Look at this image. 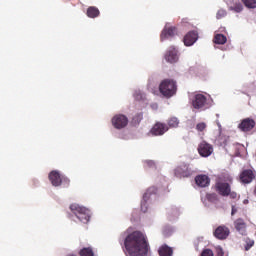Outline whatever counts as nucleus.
I'll return each instance as SVG.
<instances>
[{
  "instance_id": "35",
  "label": "nucleus",
  "mask_w": 256,
  "mask_h": 256,
  "mask_svg": "<svg viewBox=\"0 0 256 256\" xmlns=\"http://www.w3.org/2000/svg\"><path fill=\"white\" fill-rule=\"evenodd\" d=\"M62 183H64L66 187H69V183H71V181L69 180V178L62 176Z\"/></svg>"
},
{
  "instance_id": "9",
  "label": "nucleus",
  "mask_w": 256,
  "mask_h": 256,
  "mask_svg": "<svg viewBox=\"0 0 256 256\" xmlns=\"http://www.w3.org/2000/svg\"><path fill=\"white\" fill-rule=\"evenodd\" d=\"M198 153L201 157H210L213 154V145L202 141L198 146Z\"/></svg>"
},
{
  "instance_id": "24",
  "label": "nucleus",
  "mask_w": 256,
  "mask_h": 256,
  "mask_svg": "<svg viewBox=\"0 0 256 256\" xmlns=\"http://www.w3.org/2000/svg\"><path fill=\"white\" fill-rule=\"evenodd\" d=\"M80 256H95V253H93V248L88 247V248H83L79 252Z\"/></svg>"
},
{
  "instance_id": "41",
  "label": "nucleus",
  "mask_w": 256,
  "mask_h": 256,
  "mask_svg": "<svg viewBox=\"0 0 256 256\" xmlns=\"http://www.w3.org/2000/svg\"><path fill=\"white\" fill-rule=\"evenodd\" d=\"M244 203H248V200H245Z\"/></svg>"
},
{
  "instance_id": "36",
  "label": "nucleus",
  "mask_w": 256,
  "mask_h": 256,
  "mask_svg": "<svg viewBox=\"0 0 256 256\" xmlns=\"http://www.w3.org/2000/svg\"><path fill=\"white\" fill-rule=\"evenodd\" d=\"M147 202H142L141 203V211H143V213H147Z\"/></svg>"
},
{
  "instance_id": "14",
  "label": "nucleus",
  "mask_w": 256,
  "mask_h": 256,
  "mask_svg": "<svg viewBox=\"0 0 256 256\" xmlns=\"http://www.w3.org/2000/svg\"><path fill=\"white\" fill-rule=\"evenodd\" d=\"M175 35H177V27L165 26L162 30L160 39L161 41H165V39H169V37H175Z\"/></svg>"
},
{
  "instance_id": "26",
  "label": "nucleus",
  "mask_w": 256,
  "mask_h": 256,
  "mask_svg": "<svg viewBox=\"0 0 256 256\" xmlns=\"http://www.w3.org/2000/svg\"><path fill=\"white\" fill-rule=\"evenodd\" d=\"M242 3H244L245 7L248 9H256V0H242Z\"/></svg>"
},
{
  "instance_id": "20",
  "label": "nucleus",
  "mask_w": 256,
  "mask_h": 256,
  "mask_svg": "<svg viewBox=\"0 0 256 256\" xmlns=\"http://www.w3.org/2000/svg\"><path fill=\"white\" fill-rule=\"evenodd\" d=\"M235 229L239 231L243 235L245 233V229H247V224L245 223V220L242 218H238L235 222Z\"/></svg>"
},
{
  "instance_id": "4",
  "label": "nucleus",
  "mask_w": 256,
  "mask_h": 256,
  "mask_svg": "<svg viewBox=\"0 0 256 256\" xmlns=\"http://www.w3.org/2000/svg\"><path fill=\"white\" fill-rule=\"evenodd\" d=\"M192 107L194 109H198L200 111H205V109H209V100H207V96L203 94H196L192 98Z\"/></svg>"
},
{
  "instance_id": "33",
  "label": "nucleus",
  "mask_w": 256,
  "mask_h": 256,
  "mask_svg": "<svg viewBox=\"0 0 256 256\" xmlns=\"http://www.w3.org/2000/svg\"><path fill=\"white\" fill-rule=\"evenodd\" d=\"M216 256H225V252L223 251V248L221 246H217L215 248Z\"/></svg>"
},
{
  "instance_id": "39",
  "label": "nucleus",
  "mask_w": 256,
  "mask_h": 256,
  "mask_svg": "<svg viewBox=\"0 0 256 256\" xmlns=\"http://www.w3.org/2000/svg\"><path fill=\"white\" fill-rule=\"evenodd\" d=\"M227 181H229V183H231V181H233V178L232 177H228Z\"/></svg>"
},
{
  "instance_id": "3",
  "label": "nucleus",
  "mask_w": 256,
  "mask_h": 256,
  "mask_svg": "<svg viewBox=\"0 0 256 256\" xmlns=\"http://www.w3.org/2000/svg\"><path fill=\"white\" fill-rule=\"evenodd\" d=\"M70 210L81 223H87L91 220V211L79 204H71Z\"/></svg>"
},
{
  "instance_id": "29",
  "label": "nucleus",
  "mask_w": 256,
  "mask_h": 256,
  "mask_svg": "<svg viewBox=\"0 0 256 256\" xmlns=\"http://www.w3.org/2000/svg\"><path fill=\"white\" fill-rule=\"evenodd\" d=\"M144 165L148 169H155V162L153 160H145Z\"/></svg>"
},
{
  "instance_id": "28",
  "label": "nucleus",
  "mask_w": 256,
  "mask_h": 256,
  "mask_svg": "<svg viewBox=\"0 0 256 256\" xmlns=\"http://www.w3.org/2000/svg\"><path fill=\"white\" fill-rule=\"evenodd\" d=\"M169 127L175 128L179 127V119L177 117H172L168 120Z\"/></svg>"
},
{
  "instance_id": "13",
  "label": "nucleus",
  "mask_w": 256,
  "mask_h": 256,
  "mask_svg": "<svg viewBox=\"0 0 256 256\" xmlns=\"http://www.w3.org/2000/svg\"><path fill=\"white\" fill-rule=\"evenodd\" d=\"M167 131H169V126H167V124L158 122L152 127L150 133H152L155 136H159L165 135Z\"/></svg>"
},
{
  "instance_id": "37",
  "label": "nucleus",
  "mask_w": 256,
  "mask_h": 256,
  "mask_svg": "<svg viewBox=\"0 0 256 256\" xmlns=\"http://www.w3.org/2000/svg\"><path fill=\"white\" fill-rule=\"evenodd\" d=\"M231 199H237V192H231V189H230V193L229 195Z\"/></svg>"
},
{
  "instance_id": "38",
  "label": "nucleus",
  "mask_w": 256,
  "mask_h": 256,
  "mask_svg": "<svg viewBox=\"0 0 256 256\" xmlns=\"http://www.w3.org/2000/svg\"><path fill=\"white\" fill-rule=\"evenodd\" d=\"M237 213V209H235V206H232V212H231V215H234Z\"/></svg>"
},
{
  "instance_id": "31",
  "label": "nucleus",
  "mask_w": 256,
  "mask_h": 256,
  "mask_svg": "<svg viewBox=\"0 0 256 256\" xmlns=\"http://www.w3.org/2000/svg\"><path fill=\"white\" fill-rule=\"evenodd\" d=\"M196 129L200 132L205 131V129H207V124H205L204 122L198 123L196 125Z\"/></svg>"
},
{
  "instance_id": "18",
  "label": "nucleus",
  "mask_w": 256,
  "mask_h": 256,
  "mask_svg": "<svg viewBox=\"0 0 256 256\" xmlns=\"http://www.w3.org/2000/svg\"><path fill=\"white\" fill-rule=\"evenodd\" d=\"M165 60L168 63H177L179 61V56L177 55V49L175 47H170L165 55Z\"/></svg>"
},
{
  "instance_id": "34",
  "label": "nucleus",
  "mask_w": 256,
  "mask_h": 256,
  "mask_svg": "<svg viewBox=\"0 0 256 256\" xmlns=\"http://www.w3.org/2000/svg\"><path fill=\"white\" fill-rule=\"evenodd\" d=\"M253 245H255V241L253 240H248L246 242V245H245V251H249V249H251V247H253Z\"/></svg>"
},
{
  "instance_id": "15",
  "label": "nucleus",
  "mask_w": 256,
  "mask_h": 256,
  "mask_svg": "<svg viewBox=\"0 0 256 256\" xmlns=\"http://www.w3.org/2000/svg\"><path fill=\"white\" fill-rule=\"evenodd\" d=\"M195 183L201 188L209 187L211 185V178L205 174H199L195 177Z\"/></svg>"
},
{
  "instance_id": "16",
  "label": "nucleus",
  "mask_w": 256,
  "mask_h": 256,
  "mask_svg": "<svg viewBox=\"0 0 256 256\" xmlns=\"http://www.w3.org/2000/svg\"><path fill=\"white\" fill-rule=\"evenodd\" d=\"M197 39H199L197 31H190L184 36V45H186V47H191Z\"/></svg>"
},
{
  "instance_id": "2",
  "label": "nucleus",
  "mask_w": 256,
  "mask_h": 256,
  "mask_svg": "<svg viewBox=\"0 0 256 256\" xmlns=\"http://www.w3.org/2000/svg\"><path fill=\"white\" fill-rule=\"evenodd\" d=\"M159 92L166 99H171L174 95H177V81L166 78L159 84Z\"/></svg>"
},
{
  "instance_id": "25",
  "label": "nucleus",
  "mask_w": 256,
  "mask_h": 256,
  "mask_svg": "<svg viewBox=\"0 0 256 256\" xmlns=\"http://www.w3.org/2000/svg\"><path fill=\"white\" fill-rule=\"evenodd\" d=\"M141 121H143V114L138 113L132 118V125L137 126Z\"/></svg>"
},
{
  "instance_id": "8",
  "label": "nucleus",
  "mask_w": 256,
  "mask_h": 256,
  "mask_svg": "<svg viewBox=\"0 0 256 256\" xmlns=\"http://www.w3.org/2000/svg\"><path fill=\"white\" fill-rule=\"evenodd\" d=\"M217 145L223 147L226 151H229L232 147H237L239 144L231 143V138L229 136L220 135L216 140Z\"/></svg>"
},
{
  "instance_id": "30",
  "label": "nucleus",
  "mask_w": 256,
  "mask_h": 256,
  "mask_svg": "<svg viewBox=\"0 0 256 256\" xmlns=\"http://www.w3.org/2000/svg\"><path fill=\"white\" fill-rule=\"evenodd\" d=\"M226 16H227V11L220 9L216 14V19H223V17H226Z\"/></svg>"
},
{
  "instance_id": "12",
  "label": "nucleus",
  "mask_w": 256,
  "mask_h": 256,
  "mask_svg": "<svg viewBox=\"0 0 256 256\" xmlns=\"http://www.w3.org/2000/svg\"><path fill=\"white\" fill-rule=\"evenodd\" d=\"M49 181L52 183L53 187H60L63 184V176L57 170H53L49 173Z\"/></svg>"
},
{
  "instance_id": "6",
  "label": "nucleus",
  "mask_w": 256,
  "mask_h": 256,
  "mask_svg": "<svg viewBox=\"0 0 256 256\" xmlns=\"http://www.w3.org/2000/svg\"><path fill=\"white\" fill-rule=\"evenodd\" d=\"M215 190L222 197H229V193H231V185L229 182H217L215 184Z\"/></svg>"
},
{
  "instance_id": "27",
  "label": "nucleus",
  "mask_w": 256,
  "mask_h": 256,
  "mask_svg": "<svg viewBox=\"0 0 256 256\" xmlns=\"http://www.w3.org/2000/svg\"><path fill=\"white\" fill-rule=\"evenodd\" d=\"M229 10L235 11V13H241L243 11V5L241 3H236L234 6H230Z\"/></svg>"
},
{
  "instance_id": "17",
  "label": "nucleus",
  "mask_w": 256,
  "mask_h": 256,
  "mask_svg": "<svg viewBox=\"0 0 256 256\" xmlns=\"http://www.w3.org/2000/svg\"><path fill=\"white\" fill-rule=\"evenodd\" d=\"M253 179H255V172L251 169L244 170L240 174L241 183L249 184Z\"/></svg>"
},
{
  "instance_id": "40",
  "label": "nucleus",
  "mask_w": 256,
  "mask_h": 256,
  "mask_svg": "<svg viewBox=\"0 0 256 256\" xmlns=\"http://www.w3.org/2000/svg\"><path fill=\"white\" fill-rule=\"evenodd\" d=\"M218 127H221V124H220V123H218Z\"/></svg>"
},
{
  "instance_id": "1",
  "label": "nucleus",
  "mask_w": 256,
  "mask_h": 256,
  "mask_svg": "<svg viewBox=\"0 0 256 256\" xmlns=\"http://www.w3.org/2000/svg\"><path fill=\"white\" fill-rule=\"evenodd\" d=\"M124 247L130 256H146L149 253V241L141 231L128 234L124 240Z\"/></svg>"
},
{
  "instance_id": "5",
  "label": "nucleus",
  "mask_w": 256,
  "mask_h": 256,
  "mask_svg": "<svg viewBox=\"0 0 256 256\" xmlns=\"http://www.w3.org/2000/svg\"><path fill=\"white\" fill-rule=\"evenodd\" d=\"M111 123L114 129H125L129 125V118L123 114H116L113 116Z\"/></svg>"
},
{
  "instance_id": "10",
  "label": "nucleus",
  "mask_w": 256,
  "mask_h": 256,
  "mask_svg": "<svg viewBox=\"0 0 256 256\" xmlns=\"http://www.w3.org/2000/svg\"><path fill=\"white\" fill-rule=\"evenodd\" d=\"M175 176L179 179H183V177H191V169L187 164H181L180 166L176 167L174 170Z\"/></svg>"
},
{
  "instance_id": "22",
  "label": "nucleus",
  "mask_w": 256,
  "mask_h": 256,
  "mask_svg": "<svg viewBox=\"0 0 256 256\" xmlns=\"http://www.w3.org/2000/svg\"><path fill=\"white\" fill-rule=\"evenodd\" d=\"M214 43L216 45H225L227 43V37L223 34H216L214 36Z\"/></svg>"
},
{
  "instance_id": "32",
  "label": "nucleus",
  "mask_w": 256,
  "mask_h": 256,
  "mask_svg": "<svg viewBox=\"0 0 256 256\" xmlns=\"http://www.w3.org/2000/svg\"><path fill=\"white\" fill-rule=\"evenodd\" d=\"M201 256H215V254L211 249H204L201 253Z\"/></svg>"
},
{
  "instance_id": "23",
  "label": "nucleus",
  "mask_w": 256,
  "mask_h": 256,
  "mask_svg": "<svg viewBox=\"0 0 256 256\" xmlns=\"http://www.w3.org/2000/svg\"><path fill=\"white\" fill-rule=\"evenodd\" d=\"M206 199L209 201V203H219V195H217V193H207Z\"/></svg>"
},
{
  "instance_id": "19",
  "label": "nucleus",
  "mask_w": 256,
  "mask_h": 256,
  "mask_svg": "<svg viewBox=\"0 0 256 256\" xmlns=\"http://www.w3.org/2000/svg\"><path fill=\"white\" fill-rule=\"evenodd\" d=\"M86 15L90 19H95V18L99 17V15H101V12L99 11V8H97L95 6H90L87 9Z\"/></svg>"
},
{
  "instance_id": "7",
  "label": "nucleus",
  "mask_w": 256,
  "mask_h": 256,
  "mask_svg": "<svg viewBox=\"0 0 256 256\" xmlns=\"http://www.w3.org/2000/svg\"><path fill=\"white\" fill-rule=\"evenodd\" d=\"M256 122L252 118H245L238 125V129L243 131L244 133H248V131H253L255 129Z\"/></svg>"
},
{
  "instance_id": "21",
  "label": "nucleus",
  "mask_w": 256,
  "mask_h": 256,
  "mask_svg": "<svg viewBox=\"0 0 256 256\" xmlns=\"http://www.w3.org/2000/svg\"><path fill=\"white\" fill-rule=\"evenodd\" d=\"M158 253L160 256H173V248L164 244L159 248Z\"/></svg>"
},
{
  "instance_id": "11",
  "label": "nucleus",
  "mask_w": 256,
  "mask_h": 256,
  "mask_svg": "<svg viewBox=\"0 0 256 256\" xmlns=\"http://www.w3.org/2000/svg\"><path fill=\"white\" fill-rule=\"evenodd\" d=\"M231 232L229 231V229L227 228V226H218L215 231L213 232L214 237H216V239H219L220 241H224V239H227L229 237V234Z\"/></svg>"
}]
</instances>
